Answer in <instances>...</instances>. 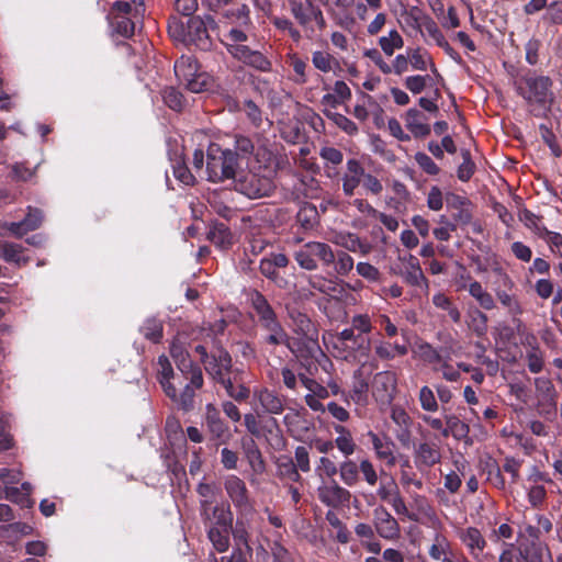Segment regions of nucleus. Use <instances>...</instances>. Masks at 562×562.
Masks as SVG:
<instances>
[{
    "instance_id": "nucleus-21",
    "label": "nucleus",
    "mask_w": 562,
    "mask_h": 562,
    "mask_svg": "<svg viewBox=\"0 0 562 562\" xmlns=\"http://www.w3.org/2000/svg\"><path fill=\"white\" fill-rule=\"evenodd\" d=\"M427 553L430 560L441 562L454 553L452 542L441 532L436 531L429 540Z\"/></svg>"
},
{
    "instance_id": "nucleus-29",
    "label": "nucleus",
    "mask_w": 562,
    "mask_h": 562,
    "mask_svg": "<svg viewBox=\"0 0 562 562\" xmlns=\"http://www.w3.org/2000/svg\"><path fill=\"white\" fill-rule=\"evenodd\" d=\"M422 25L428 32V34L435 40L436 44L441 47L445 53L450 56L453 60L460 63L461 57L459 53L448 43L443 34L439 30L437 23L429 16L423 19Z\"/></svg>"
},
{
    "instance_id": "nucleus-19",
    "label": "nucleus",
    "mask_w": 562,
    "mask_h": 562,
    "mask_svg": "<svg viewBox=\"0 0 562 562\" xmlns=\"http://www.w3.org/2000/svg\"><path fill=\"white\" fill-rule=\"evenodd\" d=\"M502 284L504 290H495V294L499 303L508 310V313L513 316H518L524 313L522 306L516 295L510 294L507 290H512L515 286L513 279L507 273H502Z\"/></svg>"
},
{
    "instance_id": "nucleus-60",
    "label": "nucleus",
    "mask_w": 562,
    "mask_h": 562,
    "mask_svg": "<svg viewBox=\"0 0 562 562\" xmlns=\"http://www.w3.org/2000/svg\"><path fill=\"white\" fill-rule=\"evenodd\" d=\"M336 260L333 263L334 270L338 276H347L353 269V259L346 251L335 254Z\"/></svg>"
},
{
    "instance_id": "nucleus-16",
    "label": "nucleus",
    "mask_w": 562,
    "mask_h": 562,
    "mask_svg": "<svg viewBox=\"0 0 562 562\" xmlns=\"http://www.w3.org/2000/svg\"><path fill=\"white\" fill-rule=\"evenodd\" d=\"M289 317L292 322L294 333L319 350L318 329L312 319L305 313L297 310L290 311Z\"/></svg>"
},
{
    "instance_id": "nucleus-5",
    "label": "nucleus",
    "mask_w": 562,
    "mask_h": 562,
    "mask_svg": "<svg viewBox=\"0 0 562 562\" xmlns=\"http://www.w3.org/2000/svg\"><path fill=\"white\" fill-rule=\"evenodd\" d=\"M294 259L302 269L315 271L318 269V261L326 268L335 262L336 256L328 244L308 241L294 252Z\"/></svg>"
},
{
    "instance_id": "nucleus-28",
    "label": "nucleus",
    "mask_w": 562,
    "mask_h": 562,
    "mask_svg": "<svg viewBox=\"0 0 562 562\" xmlns=\"http://www.w3.org/2000/svg\"><path fill=\"white\" fill-rule=\"evenodd\" d=\"M440 449L435 443L422 442L415 450V463L418 468H431L440 462Z\"/></svg>"
},
{
    "instance_id": "nucleus-53",
    "label": "nucleus",
    "mask_w": 562,
    "mask_h": 562,
    "mask_svg": "<svg viewBox=\"0 0 562 562\" xmlns=\"http://www.w3.org/2000/svg\"><path fill=\"white\" fill-rule=\"evenodd\" d=\"M462 164L458 167L457 176L462 182H468L475 172L476 166L471 158V153L468 149L461 150Z\"/></svg>"
},
{
    "instance_id": "nucleus-3",
    "label": "nucleus",
    "mask_w": 562,
    "mask_h": 562,
    "mask_svg": "<svg viewBox=\"0 0 562 562\" xmlns=\"http://www.w3.org/2000/svg\"><path fill=\"white\" fill-rule=\"evenodd\" d=\"M144 13V0H120L112 4L108 20L117 34L130 37L134 34L135 26L143 19Z\"/></svg>"
},
{
    "instance_id": "nucleus-24",
    "label": "nucleus",
    "mask_w": 562,
    "mask_h": 562,
    "mask_svg": "<svg viewBox=\"0 0 562 562\" xmlns=\"http://www.w3.org/2000/svg\"><path fill=\"white\" fill-rule=\"evenodd\" d=\"M261 412L248 413L244 415V425L247 431L254 437H261L263 434H271L273 428L278 427V420L274 417H270L262 424Z\"/></svg>"
},
{
    "instance_id": "nucleus-18",
    "label": "nucleus",
    "mask_w": 562,
    "mask_h": 562,
    "mask_svg": "<svg viewBox=\"0 0 562 562\" xmlns=\"http://www.w3.org/2000/svg\"><path fill=\"white\" fill-rule=\"evenodd\" d=\"M535 389L538 398V405L541 407L540 413L546 414L557 408V391L552 381L548 378L540 376L535 379Z\"/></svg>"
},
{
    "instance_id": "nucleus-41",
    "label": "nucleus",
    "mask_w": 562,
    "mask_h": 562,
    "mask_svg": "<svg viewBox=\"0 0 562 562\" xmlns=\"http://www.w3.org/2000/svg\"><path fill=\"white\" fill-rule=\"evenodd\" d=\"M177 369L182 373L186 380H189L192 385L196 389H201L204 383L203 374L201 368L193 362L192 359H188L186 361H180L179 364L176 366Z\"/></svg>"
},
{
    "instance_id": "nucleus-62",
    "label": "nucleus",
    "mask_w": 562,
    "mask_h": 562,
    "mask_svg": "<svg viewBox=\"0 0 562 562\" xmlns=\"http://www.w3.org/2000/svg\"><path fill=\"white\" fill-rule=\"evenodd\" d=\"M256 147L251 138L245 135H235V151L237 154V158L248 157L254 154Z\"/></svg>"
},
{
    "instance_id": "nucleus-11",
    "label": "nucleus",
    "mask_w": 562,
    "mask_h": 562,
    "mask_svg": "<svg viewBox=\"0 0 562 562\" xmlns=\"http://www.w3.org/2000/svg\"><path fill=\"white\" fill-rule=\"evenodd\" d=\"M228 53L248 67L261 72H271L272 63L259 50H254L247 45L228 44Z\"/></svg>"
},
{
    "instance_id": "nucleus-50",
    "label": "nucleus",
    "mask_w": 562,
    "mask_h": 562,
    "mask_svg": "<svg viewBox=\"0 0 562 562\" xmlns=\"http://www.w3.org/2000/svg\"><path fill=\"white\" fill-rule=\"evenodd\" d=\"M432 303L436 307L447 311L452 322H460L461 313L458 307L452 304L451 300L447 295L443 293L435 294L432 297Z\"/></svg>"
},
{
    "instance_id": "nucleus-47",
    "label": "nucleus",
    "mask_w": 562,
    "mask_h": 562,
    "mask_svg": "<svg viewBox=\"0 0 562 562\" xmlns=\"http://www.w3.org/2000/svg\"><path fill=\"white\" fill-rule=\"evenodd\" d=\"M307 283L312 289L326 295H333L337 292V283L319 274L310 276Z\"/></svg>"
},
{
    "instance_id": "nucleus-1",
    "label": "nucleus",
    "mask_w": 562,
    "mask_h": 562,
    "mask_svg": "<svg viewBox=\"0 0 562 562\" xmlns=\"http://www.w3.org/2000/svg\"><path fill=\"white\" fill-rule=\"evenodd\" d=\"M552 85L550 77L530 69L514 79L516 92L527 102L529 113L536 117H547L551 112L554 101Z\"/></svg>"
},
{
    "instance_id": "nucleus-43",
    "label": "nucleus",
    "mask_w": 562,
    "mask_h": 562,
    "mask_svg": "<svg viewBox=\"0 0 562 562\" xmlns=\"http://www.w3.org/2000/svg\"><path fill=\"white\" fill-rule=\"evenodd\" d=\"M318 211L314 204L304 203L303 205H301L296 214V222L300 224L301 227H303L304 229H312L318 224Z\"/></svg>"
},
{
    "instance_id": "nucleus-7",
    "label": "nucleus",
    "mask_w": 562,
    "mask_h": 562,
    "mask_svg": "<svg viewBox=\"0 0 562 562\" xmlns=\"http://www.w3.org/2000/svg\"><path fill=\"white\" fill-rule=\"evenodd\" d=\"M290 260L286 255L271 252L260 260V273L271 281L279 289H288L289 280L285 278V270L289 268Z\"/></svg>"
},
{
    "instance_id": "nucleus-46",
    "label": "nucleus",
    "mask_w": 562,
    "mask_h": 562,
    "mask_svg": "<svg viewBox=\"0 0 562 562\" xmlns=\"http://www.w3.org/2000/svg\"><path fill=\"white\" fill-rule=\"evenodd\" d=\"M379 45L385 55L392 56L395 49L404 46V40L396 30H392L386 36L379 38Z\"/></svg>"
},
{
    "instance_id": "nucleus-54",
    "label": "nucleus",
    "mask_w": 562,
    "mask_h": 562,
    "mask_svg": "<svg viewBox=\"0 0 562 562\" xmlns=\"http://www.w3.org/2000/svg\"><path fill=\"white\" fill-rule=\"evenodd\" d=\"M469 317V327L476 334V336H484L487 333V315L475 308L470 312Z\"/></svg>"
},
{
    "instance_id": "nucleus-42",
    "label": "nucleus",
    "mask_w": 562,
    "mask_h": 562,
    "mask_svg": "<svg viewBox=\"0 0 562 562\" xmlns=\"http://www.w3.org/2000/svg\"><path fill=\"white\" fill-rule=\"evenodd\" d=\"M0 256L9 263L21 265V262L26 263L29 261L27 258L23 257L22 245L10 241L0 243Z\"/></svg>"
},
{
    "instance_id": "nucleus-40",
    "label": "nucleus",
    "mask_w": 562,
    "mask_h": 562,
    "mask_svg": "<svg viewBox=\"0 0 562 562\" xmlns=\"http://www.w3.org/2000/svg\"><path fill=\"white\" fill-rule=\"evenodd\" d=\"M395 389V378L391 372H379L373 379V394L381 398H391Z\"/></svg>"
},
{
    "instance_id": "nucleus-34",
    "label": "nucleus",
    "mask_w": 562,
    "mask_h": 562,
    "mask_svg": "<svg viewBox=\"0 0 562 562\" xmlns=\"http://www.w3.org/2000/svg\"><path fill=\"white\" fill-rule=\"evenodd\" d=\"M232 528V525L227 526H212L206 528L207 538L211 541L213 548L220 552L224 553L229 549L231 539L229 529Z\"/></svg>"
},
{
    "instance_id": "nucleus-37",
    "label": "nucleus",
    "mask_w": 562,
    "mask_h": 562,
    "mask_svg": "<svg viewBox=\"0 0 562 562\" xmlns=\"http://www.w3.org/2000/svg\"><path fill=\"white\" fill-rule=\"evenodd\" d=\"M243 449L252 472L262 474L266 471V462L255 440L250 439L247 442H243Z\"/></svg>"
},
{
    "instance_id": "nucleus-2",
    "label": "nucleus",
    "mask_w": 562,
    "mask_h": 562,
    "mask_svg": "<svg viewBox=\"0 0 562 562\" xmlns=\"http://www.w3.org/2000/svg\"><path fill=\"white\" fill-rule=\"evenodd\" d=\"M215 26V20L211 15L201 18L199 15L189 18L186 22L172 18L168 23V33L177 42L188 47H195L207 52L213 46L209 34V27Z\"/></svg>"
},
{
    "instance_id": "nucleus-51",
    "label": "nucleus",
    "mask_w": 562,
    "mask_h": 562,
    "mask_svg": "<svg viewBox=\"0 0 562 562\" xmlns=\"http://www.w3.org/2000/svg\"><path fill=\"white\" fill-rule=\"evenodd\" d=\"M165 104L173 111H181L186 106L183 94L173 87H167L162 90Z\"/></svg>"
},
{
    "instance_id": "nucleus-64",
    "label": "nucleus",
    "mask_w": 562,
    "mask_h": 562,
    "mask_svg": "<svg viewBox=\"0 0 562 562\" xmlns=\"http://www.w3.org/2000/svg\"><path fill=\"white\" fill-rule=\"evenodd\" d=\"M188 90L194 93H200L207 90L210 86V77L202 71H199L196 76L191 77L189 80L183 82Z\"/></svg>"
},
{
    "instance_id": "nucleus-22",
    "label": "nucleus",
    "mask_w": 562,
    "mask_h": 562,
    "mask_svg": "<svg viewBox=\"0 0 562 562\" xmlns=\"http://www.w3.org/2000/svg\"><path fill=\"white\" fill-rule=\"evenodd\" d=\"M250 525L247 520L243 518H237L235 525L232 524V528L229 529L231 535L234 540V550L236 552L239 550L240 554L252 553V548L249 543L250 540Z\"/></svg>"
},
{
    "instance_id": "nucleus-48",
    "label": "nucleus",
    "mask_w": 562,
    "mask_h": 562,
    "mask_svg": "<svg viewBox=\"0 0 562 562\" xmlns=\"http://www.w3.org/2000/svg\"><path fill=\"white\" fill-rule=\"evenodd\" d=\"M353 379H355V382H353L352 392H351L350 396L356 403H362L367 400L369 383H368L367 379L362 376L361 370L355 371Z\"/></svg>"
},
{
    "instance_id": "nucleus-27",
    "label": "nucleus",
    "mask_w": 562,
    "mask_h": 562,
    "mask_svg": "<svg viewBox=\"0 0 562 562\" xmlns=\"http://www.w3.org/2000/svg\"><path fill=\"white\" fill-rule=\"evenodd\" d=\"M158 380L162 386L165 394L170 400H177V385L173 382H171V380H176V376L168 358L165 356H160L158 358Z\"/></svg>"
},
{
    "instance_id": "nucleus-55",
    "label": "nucleus",
    "mask_w": 562,
    "mask_h": 562,
    "mask_svg": "<svg viewBox=\"0 0 562 562\" xmlns=\"http://www.w3.org/2000/svg\"><path fill=\"white\" fill-rule=\"evenodd\" d=\"M325 518H326L327 522L334 529L337 530L336 539L340 543H347L350 540V532L347 529L346 525L340 520L338 515L335 512H333V510H328L326 513V517Z\"/></svg>"
},
{
    "instance_id": "nucleus-20",
    "label": "nucleus",
    "mask_w": 562,
    "mask_h": 562,
    "mask_svg": "<svg viewBox=\"0 0 562 562\" xmlns=\"http://www.w3.org/2000/svg\"><path fill=\"white\" fill-rule=\"evenodd\" d=\"M240 371L234 369V373L225 374L214 382L221 384L227 395L237 402L246 401L249 397V389L246 387L238 379Z\"/></svg>"
},
{
    "instance_id": "nucleus-8",
    "label": "nucleus",
    "mask_w": 562,
    "mask_h": 562,
    "mask_svg": "<svg viewBox=\"0 0 562 562\" xmlns=\"http://www.w3.org/2000/svg\"><path fill=\"white\" fill-rule=\"evenodd\" d=\"M461 544L467 549L469 557L475 562H486L494 560L490 553H485L487 541L481 530L476 527L469 526L461 528L457 532Z\"/></svg>"
},
{
    "instance_id": "nucleus-63",
    "label": "nucleus",
    "mask_w": 562,
    "mask_h": 562,
    "mask_svg": "<svg viewBox=\"0 0 562 562\" xmlns=\"http://www.w3.org/2000/svg\"><path fill=\"white\" fill-rule=\"evenodd\" d=\"M351 326L356 330L357 335H368L372 331L373 325L371 317L368 314H356L351 317Z\"/></svg>"
},
{
    "instance_id": "nucleus-36",
    "label": "nucleus",
    "mask_w": 562,
    "mask_h": 562,
    "mask_svg": "<svg viewBox=\"0 0 562 562\" xmlns=\"http://www.w3.org/2000/svg\"><path fill=\"white\" fill-rule=\"evenodd\" d=\"M200 71V66L195 57L190 55H182L175 63V74L178 80L183 83L191 77L196 76Z\"/></svg>"
},
{
    "instance_id": "nucleus-35",
    "label": "nucleus",
    "mask_w": 562,
    "mask_h": 562,
    "mask_svg": "<svg viewBox=\"0 0 562 562\" xmlns=\"http://www.w3.org/2000/svg\"><path fill=\"white\" fill-rule=\"evenodd\" d=\"M261 342L268 346H280L284 345L291 352L294 353V349L291 345V338L281 323L268 328L261 337Z\"/></svg>"
},
{
    "instance_id": "nucleus-59",
    "label": "nucleus",
    "mask_w": 562,
    "mask_h": 562,
    "mask_svg": "<svg viewBox=\"0 0 562 562\" xmlns=\"http://www.w3.org/2000/svg\"><path fill=\"white\" fill-rule=\"evenodd\" d=\"M140 333L146 339L158 342L162 337V324L155 318L147 319L140 327Z\"/></svg>"
},
{
    "instance_id": "nucleus-31",
    "label": "nucleus",
    "mask_w": 562,
    "mask_h": 562,
    "mask_svg": "<svg viewBox=\"0 0 562 562\" xmlns=\"http://www.w3.org/2000/svg\"><path fill=\"white\" fill-rule=\"evenodd\" d=\"M406 127L417 138L427 137L430 126L426 123L425 115L417 109H409L406 113Z\"/></svg>"
},
{
    "instance_id": "nucleus-38",
    "label": "nucleus",
    "mask_w": 562,
    "mask_h": 562,
    "mask_svg": "<svg viewBox=\"0 0 562 562\" xmlns=\"http://www.w3.org/2000/svg\"><path fill=\"white\" fill-rule=\"evenodd\" d=\"M374 353L378 359L389 361L393 360L396 356H406L408 353V347L406 345L379 340L374 345Z\"/></svg>"
},
{
    "instance_id": "nucleus-25",
    "label": "nucleus",
    "mask_w": 562,
    "mask_h": 562,
    "mask_svg": "<svg viewBox=\"0 0 562 562\" xmlns=\"http://www.w3.org/2000/svg\"><path fill=\"white\" fill-rule=\"evenodd\" d=\"M255 398L259 403L262 413L280 415L284 411V400L274 391L262 389L255 392Z\"/></svg>"
},
{
    "instance_id": "nucleus-39",
    "label": "nucleus",
    "mask_w": 562,
    "mask_h": 562,
    "mask_svg": "<svg viewBox=\"0 0 562 562\" xmlns=\"http://www.w3.org/2000/svg\"><path fill=\"white\" fill-rule=\"evenodd\" d=\"M447 437L452 436L456 440L470 441V427L454 414L446 415Z\"/></svg>"
},
{
    "instance_id": "nucleus-13",
    "label": "nucleus",
    "mask_w": 562,
    "mask_h": 562,
    "mask_svg": "<svg viewBox=\"0 0 562 562\" xmlns=\"http://www.w3.org/2000/svg\"><path fill=\"white\" fill-rule=\"evenodd\" d=\"M318 499L326 506L338 508L349 504L351 493L340 486L335 480L317 488Z\"/></svg>"
},
{
    "instance_id": "nucleus-10",
    "label": "nucleus",
    "mask_w": 562,
    "mask_h": 562,
    "mask_svg": "<svg viewBox=\"0 0 562 562\" xmlns=\"http://www.w3.org/2000/svg\"><path fill=\"white\" fill-rule=\"evenodd\" d=\"M203 367L207 375L213 381L225 374L234 373L232 357L217 340L213 341V347L210 351V358L203 364Z\"/></svg>"
},
{
    "instance_id": "nucleus-14",
    "label": "nucleus",
    "mask_w": 562,
    "mask_h": 562,
    "mask_svg": "<svg viewBox=\"0 0 562 562\" xmlns=\"http://www.w3.org/2000/svg\"><path fill=\"white\" fill-rule=\"evenodd\" d=\"M373 522L374 528L381 538L391 541L400 538V525L385 507L379 506L373 510Z\"/></svg>"
},
{
    "instance_id": "nucleus-4",
    "label": "nucleus",
    "mask_w": 562,
    "mask_h": 562,
    "mask_svg": "<svg viewBox=\"0 0 562 562\" xmlns=\"http://www.w3.org/2000/svg\"><path fill=\"white\" fill-rule=\"evenodd\" d=\"M238 167L237 154L232 149H223L217 144H210L206 151V173L211 182H223L234 179Z\"/></svg>"
},
{
    "instance_id": "nucleus-26",
    "label": "nucleus",
    "mask_w": 562,
    "mask_h": 562,
    "mask_svg": "<svg viewBox=\"0 0 562 562\" xmlns=\"http://www.w3.org/2000/svg\"><path fill=\"white\" fill-rule=\"evenodd\" d=\"M364 168L357 159L347 161V172L342 177V190L347 196H352L355 190L362 182Z\"/></svg>"
},
{
    "instance_id": "nucleus-57",
    "label": "nucleus",
    "mask_w": 562,
    "mask_h": 562,
    "mask_svg": "<svg viewBox=\"0 0 562 562\" xmlns=\"http://www.w3.org/2000/svg\"><path fill=\"white\" fill-rule=\"evenodd\" d=\"M325 115L348 135H356L358 126L350 119L337 112L325 111Z\"/></svg>"
},
{
    "instance_id": "nucleus-6",
    "label": "nucleus",
    "mask_w": 562,
    "mask_h": 562,
    "mask_svg": "<svg viewBox=\"0 0 562 562\" xmlns=\"http://www.w3.org/2000/svg\"><path fill=\"white\" fill-rule=\"evenodd\" d=\"M235 188L249 199L269 196L274 190L271 171L260 173L249 170L236 180Z\"/></svg>"
},
{
    "instance_id": "nucleus-12",
    "label": "nucleus",
    "mask_w": 562,
    "mask_h": 562,
    "mask_svg": "<svg viewBox=\"0 0 562 562\" xmlns=\"http://www.w3.org/2000/svg\"><path fill=\"white\" fill-rule=\"evenodd\" d=\"M224 487L233 505L240 512L251 509L249 492L245 482L237 475H228L225 479Z\"/></svg>"
},
{
    "instance_id": "nucleus-9",
    "label": "nucleus",
    "mask_w": 562,
    "mask_h": 562,
    "mask_svg": "<svg viewBox=\"0 0 562 562\" xmlns=\"http://www.w3.org/2000/svg\"><path fill=\"white\" fill-rule=\"evenodd\" d=\"M204 424L212 441L226 445L233 438L228 424L222 418L220 409L213 404L205 405Z\"/></svg>"
},
{
    "instance_id": "nucleus-15",
    "label": "nucleus",
    "mask_w": 562,
    "mask_h": 562,
    "mask_svg": "<svg viewBox=\"0 0 562 562\" xmlns=\"http://www.w3.org/2000/svg\"><path fill=\"white\" fill-rule=\"evenodd\" d=\"M200 516L205 528L212 526H227L233 522V513L228 505L212 503L200 506Z\"/></svg>"
},
{
    "instance_id": "nucleus-45",
    "label": "nucleus",
    "mask_w": 562,
    "mask_h": 562,
    "mask_svg": "<svg viewBox=\"0 0 562 562\" xmlns=\"http://www.w3.org/2000/svg\"><path fill=\"white\" fill-rule=\"evenodd\" d=\"M519 220L526 227L533 231L541 239L550 232L542 223L541 217L525 209L519 213Z\"/></svg>"
},
{
    "instance_id": "nucleus-23",
    "label": "nucleus",
    "mask_w": 562,
    "mask_h": 562,
    "mask_svg": "<svg viewBox=\"0 0 562 562\" xmlns=\"http://www.w3.org/2000/svg\"><path fill=\"white\" fill-rule=\"evenodd\" d=\"M206 239L215 247L225 250L234 245V234L223 222H212L206 233Z\"/></svg>"
},
{
    "instance_id": "nucleus-32",
    "label": "nucleus",
    "mask_w": 562,
    "mask_h": 562,
    "mask_svg": "<svg viewBox=\"0 0 562 562\" xmlns=\"http://www.w3.org/2000/svg\"><path fill=\"white\" fill-rule=\"evenodd\" d=\"M333 428L338 435L334 439V446L344 454L345 458H349L357 449V443L351 431L340 424L334 425Z\"/></svg>"
},
{
    "instance_id": "nucleus-30",
    "label": "nucleus",
    "mask_w": 562,
    "mask_h": 562,
    "mask_svg": "<svg viewBox=\"0 0 562 562\" xmlns=\"http://www.w3.org/2000/svg\"><path fill=\"white\" fill-rule=\"evenodd\" d=\"M373 450L378 459L386 462L387 465H394L396 458L393 452L394 443L387 438H381L373 431L368 432Z\"/></svg>"
},
{
    "instance_id": "nucleus-56",
    "label": "nucleus",
    "mask_w": 562,
    "mask_h": 562,
    "mask_svg": "<svg viewBox=\"0 0 562 562\" xmlns=\"http://www.w3.org/2000/svg\"><path fill=\"white\" fill-rule=\"evenodd\" d=\"M195 390L198 389L189 382L184 385L181 393L177 392V400L172 401L177 403L181 409L189 412L194 406Z\"/></svg>"
},
{
    "instance_id": "nucleus-58",
    "label": "nucleus",
    "mask_w": 562,
    "mask_h": 562,
    "mask_svg": "<svg viewBox=\"0 0 562 562\" xmlns=\"http://www.w3.org/2000/svg\"><path fill=\"white\" fill-rule=\"evenodd\" d=\"M352 345L349 346L353 357L358 360L368 359L371 353V340L370 338L361 335H357Z\"/></svg>"
},
{
    "instance_id": "nucleus-49",
    "label": "nucleus",
    "mask_w": 562,
    "mask_h": 562,
    "mask_svg": "<svg viewBox=\"0 0 562 562\" xmlns=\"http://www.w3.org/2000/svg\"><path fill=\"white\" fill-rule=\"evenodd\" d=\"M252 155L255 156L256 162L259 165L260 169H263L265 172H273L271 167L276 157L272 150H270L266 145H258Z\"/></svg>"
},
{
    "instance_id": "nucleus-61",
    "label": "nucleus",
    "mask_w": 562,
    "mask_h": 562,
    "mask_svg": "<svg viewBox=\"0 0 562 562\" xmlns=\"http://www.w3.org/2000/svg\"><path fill=\"white\" fill-rule=\"evenodd\" d=\"M335 61V58L329 53L316 50L312 54L314 67L323 72L331 71Z\"/></svg>"
},
{
    "instance_id": "nucleus-52",
    "label": "nucleus",
    "mask_w": 562,
    "mask_h": 562,
    "mask_svg": "<svg viewBox=\"0 0 562 562\" xmlns=\"http://www.w3.org/2000/svg\"><path fill=\"white\" fill-rule=\"evenodd\" d=\"M341 247L345 249L357 252L360 251L361 254L366 255L370 251L369 244L362 241L357 235L355 234H347L345 236L340 237V240L337 241Z\"/></svg>"
},
{
    "instance_id": "nucleus-33",
    "label": "nucleus",
    "mask_w": 562,
    "mask_h": 562,
    "mask_svg": "<svg viewBox=\"0 0 562 562\" xmlns=\"http://www.w3.org/2000/svg\"><path fill=\"white\" fill-rule=\"evenodd\" d=\"M250 301L257 315L258 325L278 316L267 297L261 292L254 290L250 294Z\"/></svg>"
},
{
    "instance_id": "nucleus-44",
    "label": "nucleus",
    "mask_w": 562,
    "mask_h": 562,
    "mask_svg": "<svg viewBox=\"0 0 562 562\" xmlns=\"http://www.w3.org/2000/svg\"><path fill=\"white\" fill-rule=\"evenodd\" d=\"M338 473L347 486H355L359 482V464L348 458L339 464Z\"/></svg>"
},
{
    "instance_id": "nucleus-17",
    "label": "nucleus",
    "mask_w": 562,
    "mask_h": 562,
    "mask_svg": "<svg viewBox=\"0 0 562 562\" xmlns=\"http://www.w3.org/2000/svg\"><path fill=\"white\" fill-rule=\"evenodd\" d=\"M404 263L403 270L400 272L403 280L411 286L428 289V280L425 277L418 259L414 255L400 257Z\"/></svg>"
}]
</instances>
